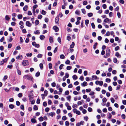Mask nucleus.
<instances>
[{
	"label": "nucleus",
	"instance_id": "4d7b16f0",
	"mask_svg": "<svg viewBox=\"0 0 126 126\" xmlns=\"http://www.w3.org/2000/svg\"><path fill=\"white\" fill-rule=\"evenodd\" d=\"M88 110L89 111L91 112L92 111V109L90 107H89L88 109Z\"/></svg>",
	"mask_w": 126,
	"mask_h": 126
},
{
	"label": "nucleus",
	"instance_id": "5fc2aeb1",
	"mask_svg": "<svg viewBox=\"0 0 126 126\" xmlns=\"http://www.w3.org/2000/svg\"><path fill=\"white\" fill-rule=\"evenodd\" d=\"M28 7V6L27 5L25 6V7H24V11H26L27 10Z\"/></svg>",
	"mask_w": 126,
	"mask_h": 126
},
{
	"label": "nucleus",
	"instance_id": "09e8293b",
	"mask_svg": "<svg viewBox=\"0 0 126 126\" xmlns=\"http://www.w3.org/2000/svg\"><path fill=\"white\" fill-rule=\"evenodd\" d=\"M120 86L119 85H118L116 88V90H118L120 88Z\"/></svg>",
	"mask_w": 126,
	"mask_h": 126
},
{
	"label": "nucleus",
	"instance_id": "6ab92c4d",
	"mask_svg": "<svg viewBox=\"0 0 126 126\" xmlns=\"http://www.w3.org/2000/svg\"><path fill=\"white\" fill-rule=\"evenodd\" d=\"M45 38L44 36L43 35H40V38L41 40L44 39Z\"/></svg>",
	"mask_w": 126,
	"mask_h": 126
},
{
	"label": "nucleus",
	"instance_id": "c756f323",
	"mask_svg": "<svg viewBox=\"0 0 126 126\" xmlns=\"http://www.w3.org/2000/svg\"><path fill=\"white\" fill-rule=\"evenodd\" d=\"M108 115L109 116L108 117V118L109 119H110L112 116L111 113H108Z\"/></svg>",
	"mask_w": 126,
	"mask_h": 126
},
{
	"label": "nucleus",
	"instance_id": "5701e85b",
	"mask_svg": "<svg viewBox=\"0 0 126 126\" xmlns=\"http://www.w3.org/2000/svg\"><path fill=\"white\" fill-rule=\"evenodd\" d=\"M26 56L28 57H31L32 55V54L31 53H27L26 54Z\"/></svg>",
	"mask_w": 126,
	"mask_h": 126
},
{
	"label": "nucleus",
	"instance_id": "cd10ccee",
	"mask_svg": "<svg viewBox=\"0 0 126 126\" xmlns=\"http://www.w3.org/2000/svg\"><path fill=\"white\" fill-rule=\"evenodd\" d=\"M84 37L86 40H88L90 39L89 36L87 35H85Z\"/></svg>",
	"mask_w": 126,
	"mask_h": 126
},
{
	"label": "nucleus",
	"instance_id": "4468645a",
	"mask_svg": "<svg viewBox=\"0 0 126 126\" xmlns=\"http://www.w3.org/2000/svg\"><path fill=\"white\" fill-rule=\"evenodd\" d=\"M80 11L79 10H77L75 12V13L77 15L79 16L80 15Z\"/></svg>",
	"mask_w": 126,
	"mask_h": 126
},
{
	"label": "nucleus",
	"instance_id": "412c9836",
	"mask_svg": "<svg viewBox=\"0 0 126 126\" xmlns=\"http://www.w3.org/2000/svg\"><path fill=\"white\" fill-rule=\"evenodd\" d=\"M5 17L6 20L8 21H9V20L10 18L8 15H6L5 16Z\"/></svg>",
	"mask_w": 126,
	"mask_h": 126
},
{
	"label": "nucleus",
	"instance_id": "ddd939ff",
	"mask_svg": "<svg viewBox=\"0 0 126 126\" xmlns=\"http://www.w3.org/2000/svg\"><path fill=\"white\" fill-rule=\"evenodd\" d=\"M115 56L119 58L121 57V56L118 52H116L115 55Z\"/></svg>",
	"mask_w": 126,
	"mask_h": 126
},
{
	"label": "nucleus",
	"instance_id": "8fccbe9b",
	"mask_svg": "<svg viewBox=\"0 0 126 126\" xmlns=\"http://www.w3.org/2000/svg\"><path fill=\"white\" fill-rule=\"evenodd\" d=\"M66 98L67 99V100H69V101H70V99L71 98V96L70 95L68 96Z\"/></svg>",
	"mask_w": 126,
	"mask_h": 126
},
{
	"label": "nucleus",
	"instance_id": "13d9d810",
	"mask_svg": "<svg viewBox=\"0 0 126 126\" xmlns=\"http://www.w3.org/2000/svg\"><path fill=\"white\" fill-rule=\"evenodd\" d=\"M62 119L63 120H65L67 118L65 116H63L62 118Z\"/></svg>",
	"mask_w": 126,
	"mask_h": 126
},
{
	"label": "nucleus",
	"instance_id": "864d4df0",
	"mask_svg": "<svg viewBox=\"0 0 126 126\" xmlns=\"http://www.w3.org/2000/svg\"><path fill=\"white\" fill-rule=\"evenodd\" d=\"M107 99L105 97H104L102 99L103 102H105L107 101Z\"/></svg>",
	"mask_w": 126,
	"mask_h": 126
},
{
	"label": "nucleus",
	"instance_id": "680f3d73",
	"mask_svg": "<svg viewBox=\"0 0 126 126\" xmlns=\"http://www.w3.org/2000/svg\"><path fill=\"white\" fill-rule=\"evenodd\" d=\"M99 85L101 86H102L103 84V82L102 81H99Z\"/></svg>",
	"mask_w": 126,
	"mask_h": 126
},
{
	"label": "nucleus",
	"instance_id": "a19ab883",
	"mask_svg": "<svg viewBox=\"0 0 126 126\" xmlns=\"http://www.w3.org/2000/svg\"><path fill=\"white\" fill-rule=\"evenodd\" d=\"M113 61L115 63H116L117 62V60L116 58H113Z\"/></svg>",
	"mask_w": 126,
	"mask_h": 126
},
{
	"label": "nucleus",
	"instance_id": "6e6d98bb",
	"mask_svg": "<svg viewBox=\"0 0 126 126\" xmlns=\"http://www.w3.org/2000/svg\"><path fill=\"white\" fill-rule=\"evenodd\" d=\"M47 124V123L46 122H44L42 124V125L43 126H46Z\"/></svg>",
	"mask_w": 126,
	"mask_h": 126
},
{
	"label": "nucleus",
	"instance_id": "37998d69",
	"mask_svg": "<svg viewBox=\"0 0 126 126\" xmlns=\"http://www.w3.org/2000/svg\"><path fill=\"white\" fill-rule=\"evenodd\" d=\"M91 26L92 28L93 29H95V25L94 23H91Z\"/></svg>",
	"mask_w": 126,
	"mask_h": 126
},
{
	"label": "nucleus",
	"instance_id": "79ce46f5",
	"mask_svg": "<svg viewBox=\"0 0 126 126\" xmlns=\"http://www.w3.org/2000/svg\"><path fill=\"white\" fill-rule=\"evenodd\" d=\"M69 74L68 73H66L65 74V76H64L66 78H68L69 76Z\"/></svg>",
	"mask_w": 126,
	"mask_h": 126
},
{
	"label": "nucleus",
	"instance_id": "ea45409f",
	"mask_svg": "<svg viewBox=\"0 0 126 126\" xmlns=\"http://www.w3.org/2000/svg\"><path fill=\"white\" fill-rule=\"evenodd\" d=\"M110 32L109 31H108L107 32L105 35L107 36H109L110 34Z\"/></svg>",
	"mask_w": 126,
	"mask_h": 126
},
{
	"label": "nucleus",
	"instance_id": "c85d7f7f",
	"mask_svg": "<svg viewBox=\"0 0 126 126\" xmlns=\"http://www.w3.org/2000/svg\"><path fill=\"white\" fill-rule=\"evenodd\" d=\"M31 121L32 123H35L36 122V121L35 119L32 118L31 119Z\"/></svg>",
	"mask_w": 126,
	"mask_h": 126
},
{
	"label": "nucleus",
	"instance_id": "2eb2a0df",
	"mask_svg": "<svg viewBox=\"0 0 126 126\" xmlns=\"http://www.w3.org/2000/svg\"><path fill=\"white\" fill-rule=\"evenodd\" d=\"M59 92L60 93H59L58 94L59 95H60L61 94V93H62L63 91V89L62 88H59Z\"/></svg>",
	"mask_w": 126,
	"mask_h": 126
},
{
	"label": "nucleus",
	"instance_id": "6e6552de",
	"mask_svg": "<svg viewBox=\"0 0 126 126\" xmlns=\"http://www.w3.org/2000/svg\"><path fill=\"white\" fill-rule=\"evenodd\" d=\"M53 29L54 30L55 32H57L59 30V28L56 26H54L53 28Z\"/></svg>",
	"mask_w": 126,
	"mask_h": 126
},
{
	"label": "nucleus",
	"instance_id": "aec40b11",
	"mask_svg": "<svg viewBox=\"0 0 126 126\" xmlns=\"http://www.w3.org/2000/svg\"><path fill=\"white\" fill-rule=\"evenodd\" d=\"M109 21V19L108 18H106V19L104 20V22L105 23H108Z\"/></svg>",
	"mask_w": 126,
	"mask_h": 126
},
{
	"label": "nucleus",
	"instance_id": "473e14b6",
	"mask_svg": "<svg viewBox=\"0 0 126 126\" xmlns=\"http://www.w3.org/2000/svg\"><path fill=\"white\" fill-rule=\"evenodd\" d=\"M65 57L64 56L63 54H61L60 56V58L61 59H64Z\"/></svg>",
	"mask_w": 126,
	"mask_h": 126
},
{
	"label": "nucleus",
	"instance_id": "2f4dec72",
	"mask_svg": "<svg viewBox=\"0 0 126 126\" xmlns=\"http://www.w3.org/2000/svg\"><path fill=\"white\" fill-rule=\"evenodd\" d=\"M65 125L66 126H69V123L68 121H65Z\"/></svg>",
	"mask_w": 126,
	"mask_h": 126
},
{
	"label": "nucleus",
	"instance_id": "3c124183",
	"mask_svg": "<svg viewBox=\"0 0 126 126\" xmlns=\"http://www.w3.org/2000/svg\"><path fill=\"white\" fill-rule=\"evenodd\" d=\"M33 109L35 110H37L38 109V108L36 105H35L34 106Z\"/></svg>",
	"mask_w": 126,
	"mask_h": 126
},
{
	"label": "nucleus",
	"instance_id": "4be33fe9",
	"mask_svg": "<svg viewBox=\"0 0 126 126\" xmlns=\"http://www.w3.org/2000/svg\"><path fill=\"white\" fill-rule=\"evenodd\" d=\"M49 42L50 43H52L53 42V38L51 36L50 37L49 39Z\"/></svg>",
	"mask_w": 126,
	"mask_h": 126
},
{
	"label": "nucleus",
	"instance_id": "774afa93",
	"mask_svg": "<svg viewBox=\"0 0 126 126\" xmlns=\"http://www.w3.org/2000/svg\"><path fill=\"white\" fill-rule=\"evenodd\" d=\"M52 103L51 101L50 100H48V104L49 105H51Z\"/></svg>",
	"mask_w": 126,
	"mask_h": 126
},
{
	"label": "nucleus",
	"instance_id": "e2e57ef3",
	"mask_svg": "<svg viewBox=\"0 0 126 126\" xmlns=\"http://www.w3.org/2000/svg\"><path fill=\"white\" fill-rule=\"evenodd\" d=\"M63 66L64 65L63 64H61L59 66L60 69V70L62 69Z\"/></svg>",
	"mask_w": 126,
	"mask_h": 126
},
{
	"label": "nucleus",
	"instance_id": "a18cd8bd",
	"mask_svg": "<svg viewBox=\"0 0 126 126\" xmlns=\"http://www.w3.org/2000/svg\"><path fill=\"white\" fill-rule=\"evenodd\" d=\"M40 75V73L39 72H37L35 74V76L36 77H39Z\"/></svg>",
	"mask_w": 126,
	"mask_h": 126
},
{
	"label": "nucleus",
	"instance_id": "bf43d9fd",
	"mask_svg": "<svg viewBox=\"0 0 126 126\" xmlns=\"http://www.w3.org/2000/svg\"><path fill=\"white\" fill-rule=\"evenodd\" d=\"M89 20H85V24L86 25H87L89 24Z\"/></svg>",
	"mask_w": 126,
	"mask_h": 126
},
{
	"label": "nucleus",
	"instance_id": "a878e982",
	"mask_svg": "<svg viewBox=\"0 0 126 126\" xmlns=\"http://www.w3.org/2000/svg\"><path fill=\"white\" fill-rule=\"evenodd\" d=\"M73 78L75 80L77 79H78L77 76L76 75H74L72 76Z\"/></svg>",
	"mask_w": 126,
	"mask_h": 126
},
{
	"label": "nucleus",
	"instance_id": "9b49d317",
	"mask_svg": "<svg viewBox=\"0 0 126 126\" xmlns=\"http://www.w3.org/2000/svg\"><path fill=\"white\" fill-rule=\"evenodd\" d=\"M23 57L22 55H19L16 57V59L17 60L19 59L21 60L22 59Z\"/></svg>",
	"mask_w": 126,
	"mask_h": 126
},
{
	"label": "nucleus",
	"instance_id": "7ed1b4c3",
	"mask_svg": "<svg viewBox=\"0 0 126 126\" xmlns=\"http://www.w3.org/2000/svg\"><path fill=\"white\" fill-rule=\"evenodd\" d=\"M73 111L74 113H76L78 115L80 114V111L79 110H77L76 109H74L73 110Z\"/></svg>",
	"mask_w": 126,
	"mask_h": 126
},
{
	"label": "nucleus",
	"instance_id": "7c9ffc66",
	"mask_svg": "<svg viewBox=\"0 0 126 126\" xmlns=\"http://www.w3.org/2000/svg\"><path fill=\"white\" fill-rule=\"evenodd\" d=\"M87 15L89 17H90L93 16V14L91 13H89Z\"/></svg>",
	"mask_w": 126,
	"mask_h": 126
},
{
	"label": "nucleus",
	"instance_id": "393cba45",
	"mask_svg": "<svg viewBox=\"0 0 126 126\" xmlns=\"http://www.w3.org/2000/svg\"><path fill=\"white\" fill-rule=\"evenodd\" d=\"M75 45V44L74 42H72V43L71 45L70 46V47L71 48H72L74 47Z\"/></svg>",
	"mask_w": 126,
	"mask_h": 126
},
{
	"label": "nucleus",
	"instance_id": "72a5a7b5",
	"mask_svg": "<svg viewBox=\"0 0 126 126\" xmlns=\"http://www.w3.org/2000/svg\"><path fill=\"white\" fill-rule=\"evenodd\" d=\"M97 45V43H95L94 45L93 48L94 49H95L96 48V46Z\"/></svg>",
	"mask_w": 126,
	"mask_h": 126
},
{
	"label": "nucleus",
	"instance_id": "dca6fc26",
	"mask_svg": "<svg viewBox=\"0 0 126 126\" xmlns=\"http://www.w3.org/2000/svg\"><path fill=\"white\" fill-rule=\"evenodd\" d=\"M17 17L18 19H21L23 17V16L22 15L19 14L17 15Z\"/></svg>",
	"mask_w": 126,
	"mask_h": 126
},
{
	"label": "nucleus",
	"instance_id": "f03ea898",
	"mask_svg": "<svg viewBox=\"0 0 126 126\" xmlns=\"http://www.w3.org/2000/svg\"><path fill=\"white\" fill-rule=\"evenodd\" d=\"M59 16L58 15L55 19V22L57 24H59Z\"/></svg>",
	"mask_w": 126,
	"mask_h": 126
},
{
	"label": "nucleus",
	"instance_id": "f704fd0d",
	"mask_svg": "<svg viewBox=\"0 0 126 126\" xmlns=\"http://www.w3.org/2000/svg\"><path fill=\"white\" fill-rule=\"evenodd\" d=\"M38 119L40 121H42L43 120V118L41 116Z\"/></svg>",
	"mask_w": 126,
	"mask_h": 126
},
{
	"label": "nucleus",
	"instance_id": "c03bdc74",
	"mask_svg": "<svg viewBox=\"0 0 126 126\" xmlns=\"http://www.w3.org/2000/svg\"><path fill=\"white\" fill-rule=\"evenodd\" d=\"M70 62V61L68 60L65 61V63L67 64H69Z\"/></svg>",
	"mask_w": 126,
	"mask_h": 126
},
{
	"label": "nucleus",
	"instance_id": "4c0bfd02",
	"mask_svg": "<svg viewBox=\"0 0 126 126\" xmlns=\"http://www.w3.org/2000/svg\"><path fill=\"white\" fill-rule=\"evenodd\" d=\"M111 80L110 79L107 78L106 79V82H110Z\"/></svg>",
	"mask_w": 126,
	"mask_h": 126
},
{
	"label": "nucleus",
	"instance_id": "0eeeda50",
	"mask_svg": "<svg viewBox=\"0 0 126 126\" xmlns=\"http://www.w3.org/2000/svg\"><path fill=\"white\" fill-rule=\"evenodd\" d=\"M8 58H6L3 61H1V63H0V65L3 64L4 63H6L7 62L8 60Z\"/></svg>",
	"mask_w": 126,
	"mask_h": 126
},
{
	"label": "nucleus",
	"instance_id": "f8f14e48",
	"mask_svg": "<svg viewBox=\"0 0 126 126\" xmlns=\"http://www.w3.org/2000/svg\"><path fill=\"white\" fill-rule=\"evenodd\" d=\"M92 78L93 80L95 79L96 80L98 79V78L97 77L96 75H93L92 76Z\"/></svg>",
	"mask_w": 126,
	"mask_h": 126
},
{
	"label": "nucleus",
	"instance_id": "423d86ee",
	"mask_svg": "<svg viewBox=\"0 0 126 126\" xmlns=\"http://www.w3.org/2000/svg\"><path fill=\"white\" fill-rule=\"evenodd\" d=\"M110 53V50L109 49H107L106 51V55L107 56H109Z\"/></svg>",
	"mask_w": 126,
	"mask_h": 126
},
{
	"label": "nucleus",
	"instance_id": "e433bc0d",
	"mask_svg": "<svg viewBox=\"0 0 126 126\" xmlns=\"http://www.w3.org/2000/svg\"><path fill=\"white\" fill-rule=\"evenodd\" d=\"M34 33L36 34H39L40 33V32L38 30H37L36 31L34 32Z\"/></svg>",
	"mask_w": 126,
	"mask_h": 126
},
{
	"label": "nucleus",
	"instance_id": "a211bd4d",
	"mask_svg": "<svg viewBox=\"0 0 126 126\" xmlns=\"http://www.w3.org/2000/svg\"><path fill=\"white\" fill-rule=\"evenodd\" d=\"M29 64V62L27 60L24 61V66H26Z\"/></svg>",
	"mask_w": 126,
	"mask_h": 126
},
{
	"label": "nucleus",
	"instance_id": "f257e3e1",
	"mask_svg": "<svg viewBox=\"0 0 126 126\" xmlns=\"http://www.w3.org/2000/svg\"><path fill=\"white\" fill-rule=\"evenodd\" d=\"M25 78H27L28 80H30L31 81H33V78L30 75H27L25 76Z\"/></svg>",
	"mask_w": 126,
	"mask_h": 126
},
{
	"label": "nucleus",
	"instance_id": "9d476101",
	"mask_svg": "<svg viewBox=\"0 0 126 126\" xmlns=\"http://www.w3.org/2000/svg\"><path fill=\"white\" fill-rule=\"evenodd\" d=\"M88 85L86 81H84L83 83H81V85L82 87Z\"/></svg>",
	"mask_w": 126,
	"mask_h": 126
},
{
	"label": "nucleus",
	"instance_id": "052dcab7",
	"mask_svg": "<svg viewBox=\"0 0 126 126\" xmlns=\"http://www.w3.org/2000/svg\"><path fill=\"white\" fill-rule=\"evenodd\" d=\"M51 85V86L53 87H55L56 85V83L54 82H53L52 83Z\"/></svg>",
	"mask_w": 126,
	"mask_h": 126
},
{
	"label": "nucleus",
	"instance_id": "0e129e2a",
	"mask_svg": "<svg viewBox=\"0 0 126 126\" xmlns=\"http://www.w3.org/2000/svg\"><path fill=\"white\" fill-rule=\"evenodd\" d=\"M97 21L98 23H100L101 22V20L100 19L98 18L97 19Z\"/></svg>",
	"mask_w": 126,
	"mask_h": 126
},
{
	"label": "nucleus",
	"instance_id": "de8ad7c7",
	"mask_svg": "<svg viewBox=\"0 0 126 126\" xmlns=\"http://www.w3.org/2000/svg\"><path fill=\"white\" fill-rule=\"evenodd\" d=\"M72 67L71 66H68L66 67V69L68 70H70Z\"/></svg>",
	"mask_w": 126,
	"mask_h": 126
},
{
	"label": "nucleus",
	"instance_id": "f3484780",
	"mask_svg": "<svg viewBox=\"0 0 126 126\" xmlns=\"http://www.w3.org/2000/svg\"><path fill=\"white\" fill-rule=\"evenodd\" d=\"M9 108L11 109H12L14 108V105L13 104H10L9 106Z\"/></svg>",
	"mask_w": 126,
	"mask_h": 126
},
{
	"label": "nucleus",
	"instance_id": "c9c22d12",
	"mask_svg": "<svg viewBox=\"0 0 126 126\" xmlns=\"http://www.w3.org/2000/svg\"><path fill=\"white\" fill-rule=\"evenodd\" d=\"M110 101L112 103H114L115 102V100L112 97L110 98Z\"/></svg>",
	"mask_w": 126,
	"mask_h": 126
},
{
	"label": "nucleus",
	"instance_id": "338daca9",
	"mask_svg": "<svg viewBox=\"0 0 126 126\" xmlns=\"http://www.w3.org/2000/svg\"><path fill=\"white\" fill-rule=\"evenodd\" d=\"M79 79L81 81H83L84 80V77L83 76H81L79 78Z\"/></svg>",
	"mask_w": 126,
	"mask_h": 126
},
{
	"label": "nucleus",
	"instance_id": "603ef678",
	"mask_svg": "<svg viewBox=\"0 0 126 126\" xmlns=\"http://www.w3.org/2000/svg\"><path fill=\"white\" fill-rule=\"evenodd\" d=\"M108 89L110 91H111L112 90L111 87L110 86H109Z\"/></svg>",
	"mask_w": 126,
	"mask_h": 126
},
{
	"label": "nucleus",
	"instance_id": "bb28decb",
	"mask_svg": "<svg viewBox=\"0 0 126 126\" xmlns=\"http://www.w3.org/2000/svg\"><path fill=\"white\" fill-rule=\"evenodd\" d=\"M42 55L40 54H39L37 56V57L38 58H41L42 57Z\"/></svg>",
	"mask_w": 126,
	"mask_h": 126
},
{
	"label": "nucleus",
	"instance_id": "20e7f679",
	"mask_svg": "<svg viewBox=\"0 0 126 126\" xmlns=\"http://www.w3.org/2000/svg\"><path fill=\"white\" fill-rule=\"evenodd\" d=\"M19 24L20 25V26H19L20 28L21 29H23V28H24V26H23L24 24L23 23V22L21 21H20L19 22Z\"/></svg>",
	"mask_w": 126,
	"mask_h": 126
},
{
	"label": "nucleus",
	"instance_id": "b1692460",
	"mask_svg": "<svg viewBox=\"0 0 126 126\" xmlns=\"http://www.w3.org/2000/svg\"><path fill=\"white\" fill-rule=\"evenodd\" d=\"M8 76L7 75H5L4 76V78L2 79V80L5 81L7 78Z\"/></svg>",
	"mask_w": 126,
	"mask_h": 126
},
{
	"label": "nucleus",
	"instance_id": "39448f33",
	"mask_svg": "<svg viewBox=\"0 0 126 126\" xmlns=\"http://www.w3.org/2000/svg\"><path fill=\"white\" fill-rule=\"evenodd\" d=\"M32 45L38 48L39 47V45L38 44H37L35 42H32Z\"/></svg>",
	"mask_w": 126,
	"mask_h": 126
},
{
	"label": "nucleus",
	"instance_id": "1a4fd4ad",
	"mask_svg": "<svg viewBox=\"0 0 126 126\" xmlns=\"http://www.w3.org/2000/svg\"><path fill=\"white\" fill-rule=\"evenodd\" d=\"M26 26L28 27H30L31 26L32 24L29 21H27L26 23Z\"/></svg>",
	"mask_w": 126,
	"mask_h": 126
},
{
	"label": "nucleus",
	"instance_id": "49530a36",
	"mask_svg": "<svg viewBox=\"0 0 126 126\" xmlns=\"http://www.w3.org/2000/svg\"><path fill=\"white\" fill-rule=\"evenodd\" d=\"M82 12L84 14H85L86 13V11L84 9H82L81 10Z\"/></svg>",
	"mask_w": 126,
	"mask_h": 126
},
{
	"label": "nucleus",
	"instance_id": "58836bf2",
	"mask_svg": "<svg viewBox=\"0 0 126 126\" xmlns=\"http://www.w3.org/2000/svg\"><path fill=\"white\" fill-rule=\"evenodd\" d=\"M52 65L51 63H49L48 64L49 68V69H51L52 68Z\"/></svg>",
	"mask_w": 126,
	"mask_h": 126
},
{
	"label": "nucleus",
	"instance_id": "69168bd1",
	"mask_svg": "<svg viewBox=\"0 0 126 126\" xmlns=\"http://www.w3.org/2000/svg\"><path fill=\"white\" fill-rule=\"evenodd\" d=\"M72 107L73 108H77V106L76 104H74L72 106Z\"/></svg>",
	"mask_w": 126,
	"mask_h": 126
}]
</instances>
